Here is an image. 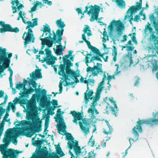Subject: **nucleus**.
<instances>
[{
    "mask_svg": "<svg viewBox=\"0 0 158 158\" xmlns=\"http://www.w3.org/2000/svg\"><path fill=\"white\" fill-rule=\"evenodd\" d=\"M103 88V87H98V88L97 89L96 92V95L95 97L94 98V100L95 101H97L100 98V94L101 92L102 91V89Z\"/></svg>",
    "mask_w": 158,
    "mask_h": 158,
    "instance_id": "7c9ffc66",
    "label": "nucleus"
},
{
    "mask_svg": "<svg viewBox=\"0 0 158 158\" xmlns=\"http://www.w3.org/2000/svg\"><path fill=\"white\" fill-rule=\"evenodd\" d=\"M37 18H35L32 19L33 24H32L31 22H28V23L30 24L26 27V29H28L27 32H25L23 34L22 38L24 41V45L26 46L27 44L30 43H34L35 40V38L33 34L32 29L31 28H33L35 26L38 25Z\"/></svg>",
    "mask_w": 158,
    "mask_h": 158,
    "instance_id": "0eeeda50",
    "label": "nucleus"
},
{
    "mask_svg": "<svg viewBox=\"0 0 158 158\" xmlns=\"http://www.w3.org/2000/svg\"><path fill=\"white\" fill-rule=\"evenodd\" d=\"M116 2L120 8H124L125 6V3L123 0H116Z\"/></svg>",
    "mask_w": 158,
    "mask_h": 158,
    "instance_id": "f704fd0d",
    "label": "nucleus"
},
{
    "mask_svg": "<svg viewBox=\"0 0 158 158\" xmlns=\"http://www.w3.org/2000/svg\"><path fill=\"white\" fill-rule=\"evenodd\" d=\"M56 58L54 56H52L50 57H44L43 60H41L42 63L44 62H46V64L48 65H52L55 63V60Z\"/></svg>",
    "mask_w": 158,
    "mask_h": 158,
    "instance_id": "6ab92c4d",
    "label": "nucleus"
},
{
    "mask_svg": "<svg viewBox=\"0 0 158 158\" xmlns=\"http://www.w3.org/2000/svg\"><path fill=\"white\" fill-rule=\"evenodd\" d=\"M57 128L58 132L59 134H62L60 133V132H63L66 128L65 123L64 122L63 124L60 123L59 125L57 126Z\"/></svg>",
    "mask_w": 158,
    "mask_h": 158,
    "instance_id": "cd10ccee",
    "label": "nucleus"
},
{
    "mask_svg": "<svg viewBox=\"0 0 158 158\" xmlns=\"http://www.w3.org/2000/svg\"><path fill=\"white\" fill-rule=\"evenodd\" d=\"M45 117L46 118V119L45 121L44 124V133L46 135H47V132H46V131H48L47 130V129L48 127V125L49 123V116L48 114H46L45 115Z\"/></svg>",
    "mask_w": 158,
    "mask_h": 158,
    "instance_id": "c756f323",
    "label": "nucleus"
},
{
    "mask_svg": "<svg viewBox=\"0 0 158 158\" xmlns=\"http://www.w3.org/2000/svg\"><path fill=\"white\" fill-rule=\"evenodd\" d=\"M30 75V77L32 79L35 80L37 78H41L42 77L40 69H36Z\"/></svg>",
    "mask_w": 158,
    "mask_h": 158,
    "instance_id": "4be33fe9",
    "label": "nucleus"
},
{
    "mask_svg": "<svg viewBox=\"0 0 158 158\" xmlns=\"http://www.w3.org/2000/svg\"><path fill=\"white\" fill-rule=\"evenodd\" d=\"M31 84H32L33 87V88H34L35 89L36 88V86H37V84L36 83V82L35 81H33V80H31Z\"/></svg>",
    "mask_w": 158,
    "mask_h": 158,
    "instance_id": "13d9d810",
    "label": "nucleus"
},
{
    "mask_svg": "<svg viewBox=\"0 0 158 158\" xmlns=\"http://www.w3.org/2000/svg\"><path fill=\"white\" fill-rule=\"evenodd\" d=\"M40 40H44V42L45 43L46 45L47 46L48 48L52 47L54 43L55 44L57 43V42H55L52 38L50 39L51 40H50V39L41 38H40Z\"/></svg>",
    "mask_w": 158,
    "mask_h": 158,
    "instance_id": "a878e982",
    "label": "nucleus"
},
{
    "mask_svg": "<svg viewBox=\"0 0 158 158\" xmlns=\"http://www.w3.org/2000/svg\"><path fill=\"white\" fill-rule=\"evenodd\" d=\"M105 122L106 123V124L109 129V130L107 131L106 129H104L103 132L104 134L106 135L111 134L113 131V128L112 126L110 125L108 121L106 120Z\"/></svg>",
    "mask_w": 158,
    "mask_h": 158,
    "instance_id": "c85d7f7f",
    "label": "nucleus"
},
{
    "mask_svg": "<svg viewBox=\"0 0 158 158\" xmlns=\"http://www.w3.org/2000/svg\"><path fill=\"white\" fill-rule=\"evenodd\" d=\"M13 102L15 104L19 103V104H25L26 103V99H20L19 98H16Z\"/></svg>",
    "mask_w": 158,
    "mask_h": 158,
    "instance_id": "473e14b6",
    "label": "nucleus"
},
{
    "mask_svg": "<svg viewBox=\"0 0 158 158\" xmlns=\"http://www.w3.org/2000/svg\"><path fill=\"white\" fill-rule=\"evenodd\" d=\"M73 53V51H72V50H69V54L66 55H65L63 57V61L64 62V63H65V61L67 62L68 63V64L70 65H72V64H73V63H72L70 60H69L68 58L72 55V54Z\"/></svg>",
    "mask_w": 158,
    "mask_h": 158,
    "instance_id": "bb28decb",
    "label": "nucleus"
},
{
    "mask_svg": "<svg viewBox=\"0 0 158 158\" xmlns=\"http://www.w3.org/2000/svg\"><path fill=\"white\" fill-rule=\"evenodd\" d=\"M136 79L134 84L135 86L137 85H138L140 81V78L139 77H136Z\"/></svg>",
    "mask_w": 158,
    "mask_h": 158,
    "instance_id": "e2e57ef3",
    "label": "nucleus"
},
{
    "mask_svg": "<svg viewBox=\"0 0 158 158\" xmlns=\"http://www.w3.org/2000/svg\"><path fill=\"white\" fill-rule=\"evenodd\" d=\"M94 151H91L88 153L87 156L84 157L83 158H95L96 153L94 152Z\"/></svg>",
    "mask_w": 158,
    "mask_h": 158,
    "instance_id": "ea45409f",
    "label": "nucleus"
},
{
    "mask_svg": "<svg viewBox=\"0 0 158 158\" xmlns=\"http://www.w3.org/2000/svg\"><path fill=\"white\" fill-rule=\"evenodd\" d=\"M48 155V151L42 148L37 151L36 154L34 155L33 158H60V157L55 153L52 155Z\"/></svg>",
    "mask_w": 158,
    "mask_h": 158,
    "instance_id": "f8f14e48",
    "label": "nucleus"
},
{
    "mask_svg": "<svg viewBox=\"0 0 158 158\" xmlns=\"http://www.w3.org/2000/svg\"><path fill=\"white\" fill-rule=\"evenodd\" d=\"M136 33L134 32L132 33V36L131 37L132 40L133 42H134L135 43H137V42L136 39Z\"/></svg>",
    "mask_w": 158,
    "mask_h": 158,
    "instance_id": "3c124183",
    "label": "nucleus"
},
{
    "mask_svg": "<svg viewBox=\"0 0 158 158\" xmlns=\"http://www.w3.org/2000/svg\"><path fill=\"white\" fill-rule=\"evenodd\" d=\"M62 113V111H61V109H58L57 111V114H56V117L58 118V119H59V118H60V114H62L63 113Z\"/></svg>",
    "mask_w": 158,
    "mask_h": 158,
    "instance_id": "603ef678",
    "label": "nucleus"
},
{
    "mask_svg": "<svg viewBox=\"0 0 158 158\" xmlns=\"http://www.w3.org/2000/svg\"><path fill=\"white\" fill-rule=\"evenodd\" d=\"M158 62L155 61L153 63H152V69L153 71H156L158 69V65L157 64Z\"/></svg>",
    "mask_w": 158,
    "mask_h": 158,
    "instance_id": "c03bdc74",
    "label": "nucleus"
},
{
    "mask_svg": "<svg viewBox=\"0 0 158 158\" xmlns=\"http://www.w3.org/2000/svg\"><path fill=\"white\" fill-rule=\"evenodd\" d=\"M6 51L5 48L2 49V47H0V75L9 67L10 59L12 55V53H9L7 57V53Z\"/></svg>",
    "mask_w": 158,
    "mask_h": 158,
    "instance_id": "1a4fd4ad",
    "label": "nucleus"
},
{
    "mask_svg": "<svg viewBox=\"0 0 158 158\" xmlns=\"http://www.w3.org/2000/svg\"><path fill=\"white\" fill-rule=\"evenodd\" d=\"M152 115L153 116V118H148L146 119L139 120L137 122V124L136 126H135L132 129V133L135 135L134 139H131V138H129V141L131 145V139L134 141L137 140L139 136V134L136 130H137L139 133H141L142 131V128L141 126L143 124L149 125L151 126H153L154 125H158V111L154 113H153Z\"/></svg>",
    "mask_w": 158,
    "mask_h": 158,
    "instance_id": "7ed1b4c3",
    "label": "nucleus"
},
{
    "mask_svg": "<svg viewBox=\"0 0 158 158\" xmlns=\"http://www.w3.org/2000/svg\"><path fill=\"white\" fill-rule=\"evenodd\" d=\"M0 26L2 27L0 29V32L1 33L6 32H14L17 33L19 31V30L18 27H15L13 28L10 24H5L4 21H1L0 22Z\"/></svg>",
    "mask_w": 158,
    "mask_h": 158,
    "instance_id": "ddd939ff",
    "label": "nucleus"
},
{
    "mask_svg": "<svg viewBox=\"0 0 158 158\" xmlns=\"http://www.w3.org/2000/svg\"><path fill=\"white\" fill-rule=\"evenodd\" d=\"M4 148L3 145H1L0 148L1 153L3 155V158H17L16 155L22 152V151H18L12 149L5 150Z\"/></svg>",
    "mask_w": 158,
    "mask_h": 158,
    "instance_id": "9b49d317",
    "label": "nucleus"
},
{
    "mask_svg": "<svg viewBox=\"0 0 158 158\" xmlns=\"http://www.w3.org/2000/svg\"><path fill=\"white\" fill-rule=\"evenodd\" d=\"M94 93L92 90L90 89L89 90H86L84 93V99L85 104H87L89 101V99L92 100L93 97L92 96Z\"/></svg>",
    "mask_w": 158,
    "mask_h": 158,
    "instance_id": "aec40b11",
    "label": "nucleus"
},
{
    "mask_svg": "<svg viewBox=\"0 0 158 158\" xmlns=\"http://www.w3.org/2000/svg\"><path fill=\"white\" fill-rule=\"evenodd\" d=\"M65 63L63 62V64H60L59 67V70L58 72V74L62 76L64 78V80L63 81L61 80L59 84V87L60 88L59 91V93L61 94L63 90L62 84L63 83L65 82V83L64 84V86H68L71 84L73 83V82H70V79L68 78L69 75L72 76L76 77V74L74 72V71L71 69V67L73 65L72 64V65H70L67 61H65Z\"/></svg>",
    "mask_w": 158,
    "mask_h": 158,
    "instance_id": "f03ea898",
    "label": "nucleus"
},
{
    "mask_svg": "<svg viewBox=\"0 0 158 158\" xmlns=\"http://www.w3.org/2000/svg\"><path fill=\"white\" fill-rule=\"evenodd\" d=\"M142 4V0H140L139 2H137L136 3V6H133L129 8L127 12V14H128L131 12L130 15L129 16L131 18L133 13H135L136 10H139L141 8Z\"/></svg>",
    "mask_w": 158,
    "mask_h": 158,
    "instance_id": "2eb2a0df",
    "label": "nucleus"
},
{
    "mask_svg": "<svg viewBox=\"0 0 158 158\" xmlns=\"http://www.w3.org/2000/svg\"><path fill=\"white\" fill-rule=\"evenodd\" d=\"M117 49L115 46H113V50L112 55L117 56Z\"/></svg>",
    "mask_w": 158,
    "mask_h": 158,
    "instance_id": "864d4df0",
    "label": "nucleus"
},
{
    "mask_svg": "<svg viewBox=\"0 0 158 158\" xmlns=\"http://www.w3.org/2000/svg\"><path fill=\"white\" fill-rule=\"evenodd\" d=\"M35 91V89L32 87H30L29 88L27 89L26 92H21L19 94L21 98H28L29 94H31L32 92Z\"/></svg>",
    "mask_w": 158,
    "mask_h": 158,
    "instance_id": "b1692460",
    "label": "nucleus"
},
{
    "mask_svg": "<svg viewBox=\"0 0 158 158\" xmlns=\"http://www.w3.org/2000/svg\"><path fill=\"white\" fill-rule=\"evenodd\" d=\"M50 97L48 99L47 97H43L42 98H41L40 102L42 103L43 107H48L51 105V102L50 101Z\"/></svg>",
    "mask_w": 158,
    "mask_h": 158,
    "instance_id": "412c9836",
    "label": "nucleus"
},
{
    "mask_svg": "<svg viewBox=\"0 0 158 158\" xmlns=\"http://www.w3.org/2000/svg\"><path fill=\"white\" fill-rule=\"evenodd\" d=\"M55 146H56V149L57 153L59 155L60 157H62L64 156L65 155V154L62 151L59 144H58L57 145H55Z\"/></svg>",
    "mask_w": 158,
    "mask_h": 158,
    "instance_id": "2f4dec72",
    "label": "nucleus"
},
{
    "mask_svg": "<svg viewBox=\"0 0 158 158\" xmlns=\"http://www.w3.org/2000/svg\"><path fill=\"white\" fill-rule=\"evenodd\" d=\"M113 78H114V76L112 77L111 75H108L107 77V79L108 80V84H109L110 80Z\"/></svg>",
    "mask_w": 158,
    "mask_h": 158,
    "instance_id": "680f3d73",
    "label": "nucleus"
},
{
    "mask_svg": "<svg viewBox=\"0 0 158 158\" xmlns=\"http://www.w3.org/2000/svg\"><path fill=\"white\" fill-rule=\"evenodd\" d=\"M74 72L76 74V77L75 76H72L71 75H69V76H70V77L71 78H72V79H75V82L76 83H77L79 82V81L78 79V78H77V77H79V76H80V74L79 73H77L75 71H74Z\"/></svg>",
    "mask_w": 158,
    "mask_h": 158,
    "instance_id": "a18cd8bd",
    "label": "nucleus"
},
{
    "mask_svg": "<svg viewBox=\"0 0 158 158\" xmlns=\"http://www.w3.org/2000/svg\"><path fill=\"white\" fill-rule=\"evenodd\" d=\"M132 54L130 52L128 53L127 55V56H128V57H130V58L131 59V61H130V63L131 64H132L133 63V62H132Z\"/></svg>",
    "mask_w": 158,
    "mask_h": 158,
    "instance_id": "338daca9",
    "label": "nucleus"
},
{
    "mask_svg": "<svg viewBox=\"0 0 158 158\" xmlns=\"http://www.w3.org/2000/svg\"><path fill=\"white\" fill-rule=\"evenodd\" d=\"M42 3L41 2H39L38 1H36L35 2V4L34 5L36 7L39 5H42Z\"/></svg>",
    "mask_w": 158,
    "mask_h": 158,
    "instance_id": "774afa93",
    "label": "nucleus"
},
{
    "mask_svg": "<svg viewBox=\"0 0 158 158\" xmlns=\"http://www.w3.org/2000/svg\"><path fill=\"white\" fill-rule=\"evenodd\" d=\"M95 142L94 140H93L92 137H91L88 142V144L91 147H93L95 144Z\"/></svg>",
    "mask_w": 158,
    "mask_h": 158,
    "instance_id": "49530a36",
    "label": "nucleus"
},
{
    "mask_svg": "<svg viewBox=\"0 0 158 158\" xmlns=\"http://www.w3.org/2000/svg\"><path fill=\"white\" fill-rule=\"evenodd\" d=\"M64 31V29H58L56 31V33L54 31H52L53 34V39L56 42L59 44L56 46V49L55 50V48H53L54 51H55V52L57 55H60L63 53L62 51L64 50L65 48V46L63 47L62 45L61 41L62 40V36L63 35V32Z\"/></svg>",
    "mask_w": 158,
    "mask_h": 158,
    "instance_id": "9d476101",
    "label": "nucleus"
},
{
    "mask_svg": "<svg viewBox=\"0 0 158 158\" xmlns=\"http://www.w3.org/2000/svg\"><path fill=\"white\" fill-rule=\"evenodd\" d=\"M153 24L156 32L153 31V29L151 27V24L149 23H148V25L146 26L144 32L146 33L147 30L149 31L150 35L148 40L153 43L154 49L156 50V53L158 55V22H154Z\"/></svg>",
    "mask_w": 158,
    "mask_h": 158,
    "instance_id": "39448f33",
    "label": "nucleus"
},
{
    "mask_svg": "<svg viewBox=\"0 0 158 158\" xmlns=\"http://www.w3.org/2000/svg\"><path fill=\"white\" fill-rule=\"evenodd\" d=\"M35 89V93L36 94H39V96L40 97H41V95H40L41 92H40V88H39V89L36 88L35 89Z\"/></svg>",
    "mask_w": 158,
    "mask_h": 158,
    "instance_id": "0e129e2a",
    "label": "nucleus"
},
{
    "mask_svg": "<svg viewBox=\"0 0 158 158\" xmlns=\"http://www.w3.org/2000/svg\"><path fill=\"white\" fill-rule=\"evenodd\" d=\"M44 141V139L36 140L33 143V144L35 146H40L43 144V142Z\"/></svg>",
    "mask_w": 158,
    "mask_h": 158,
    "instance_id": "e433bc0d",
    "label": "nucleus"
},
{
    "mask_svg": "<svg viewBox=\"0 0 158 158\" xmlns=\"http://www.w3.org/2000/svg\"><path fill=\"white\" fill-rule=\"evenodd\" d=\"M96 101H93V102L91 103L92 105H90V108H89L88 110V113H90L92 115H93L94 114V112L96 113V114H99V112L95 108V106L94 105Z\"/></svg>",
    "mask_w": 158,
    "mask_h": 158,
    "instance_id": "393cba45",
    "label": "nucleus"
},
{
    "mask_svg": "<svg viewBox=\"0 0 158 158\" xmlns=\"http://www.w3.org/2000/svg\"><path fill=\"white\" fill-rule=\"evenodd\" d=\"M8 105L12 107V109L13 111H14L15 110V105L12 102H9L8 103Z\"/></svg>",
    "mask_w": 158,
    "mask_h": 158,
    "instance_id": "5fc2aeb1",
    "label": "nucleus"
},
{
    "mask_svg": "<svg viewBox=\"0 0 158 158\" xmlns=\"http://www.w3.org/2000/svg\"><path fill=\"white\" fill-rule=\"evenodd\" d=\"M15 3L16 4V6H18L19 4V2L18 0H14V1H12L11 2V3L13 6L15 4Z\"/></svg>",
    "mask_w": 158,
    "mask_h": 158,
    "instance_id": "4d7b16f0",
    "label": "nucleus"
},
{
    "mask_svg": "<svg viewBox=\"0 0 158 158\" xmlns=\"http://www.w3.org/2000/svg\"><path fill=\"white\" fill-rule=\"evenodd\" d=\"M109 100L113 104L114 107H113L111 106L109 107V108L112 112V114H114L115 116H117L118 115V108L113 98H110L109 99Z\"/></svg>",
    "mask_w": 158,
    "mask_h": 158,
    "instance_id": "a211bd4d",
    "label": "nucleus"
},
{
    "mask_svg": "<svg viewBox=\"0 0 158 158\" xmlns=\"http://www.w3.org/2000/svg\"><path fill=\"white\" fill-rule=\"evenodd\" d=\"M12 131L11 129H9L6 132V135L5 136L3 139V142L5 143L6 146H7L10 144L11 141L10 136V134Z\"/></svg>",
    "mask_w": 158,
    "mask_h": 158,
    "instance_id": "5701e85b",
    "label": "nucleus"
},
{
    "mask_svg": "<svg viewBox=\"0 0 158 158\" xmlns=\"http://www.w3.org/2000/svg\"><path fill=\"white\" fill-rule=\"evenodd\" d=\"M140 17V16L139 15H135L134 19V21L138 22L139 19Z\"/></svg>",
    "mask_w": 158,
    "mask_h": 158,
    "instance_id": "052dcab7",
    "label": "nucleus"
},
{
    "mask_svg": "<svg viewBox=\"0 0 158 158\" xmlns=\"http://www.w3.org/2000/svg\"><path fill=\"white\" fill-rule=\"evenodd\" d=\"M42 122L40 120V118L37 117L36 120V123L35 124L36 126L35 127V131L33 133V134H34L36 132H39L42 130ZM27 125L29 127H27L22 128V132L23 134L25 133L29 130H31L32 127L35 125V123L31 122V121L27 120H22L19 122V123L16 125L18 126H20Z\"/></svg>",
    "mask_w": 158,
    "mask_h": 158,
    "instance_id": "6e6552de",
    "label": "nucleus"
},
{
    "mask_svg": "<svg viewBox=\"0 0 158 158\" xmlns=\"http://www.w3.org/2000/svg\"><path fill=\"white\" fill-rule=\"evenodd\" d=\"M37 10V7L34 5V6L31 8L30 11H29L30 13H32L33 12H34L36 10Z\"/></svg>",
    "mask_w": 158,
    "mask_h": 158,
    "instance_id": "69168bd1",
    "label": "nucleus"
},
{
    "mask_svg": "<svg viewBox=\"0 0 158 158\" xmlns=\"http://www.w3.org/2000/svg\"><path fill=\"white\" fill-rule=\"evenodd\" d=\"M45 51L46 52V57H50L52 56V52L48 48H46L45 49Z\"/></svg>",
    "mask_w": 158,
    "mask_h": 158,
    "instance_id": "37998d69",
    "label": "nucleus"
},
{
    "mask_svg": "<svg viewBox=\"0 0 158 158\" xmlns=\"http://www.w3.org/2000/svg\"><path fill=\"white\" fill-rule=\"evenodd\" d=\"M93 54L87 53L85 55V63L87 66H88L86 69L87 72L88 73L92 72V75L93 76H97L98 74H102L103 72L101 68L102 64L97 63V65H95L94 61L95 60L102 61L101 58H104V53H102L97 48L93 52Z\"/></svg>",
    "mask_w": 158,
    "mask_h": 158,
    "instance_id": "f257e3e1",
    "label": "nucleus"
},
{
    "mask_svg": "<svg viewBox=\"0 0 158 158\" xmlns=\"http://www.w3.org/2000/svg\"><path fill=\"white\" fill-rule=\"evenodd\" d=\"M27 107L28 109L32 111L34 109H35L37 108L35 105H34L32 103L29 104L27 105Z\"/></svg>",
    "mask_w": 158,
    "mask_h": 158,
    "instance_id": "79ce46f5",
    "label": "nucleus"
},
{
    "mask_svg": "<svg viewBox=\"0 0 158 158\" xmlns=\"http://www.w3.org/2000/svg\"><path fill=\"white\" fill-rule=\"evenodd\" d=\"M51 103L52 105L54 106V108L56 107V106L58 105V101L57 100L55 99H52V101Z\"/></svg>",
    "mask_w": 158,
    "mask_h": 158,
    "instance_id": "8fccbe9b",
    "label": "nucleus"
},
{
    "mask_svg": "<svg viewBox=\"0 0 158 158\" xmlns=\"http://www.w3.org/2000/svg\"><path fill=\"white\" fill-rule=\"evenodd\" d=\"M104 31L103 32V37L102 38L103 41L104 42H106V41L108 40V36L107 34V32L106 31V29H104Z\"/></svg>",
    "mask_w": 158,
    "mask_h": 158,
    "instance_id": "a19ab883",
    "label": "nucleus"
},
{
    "mask_svg": "<svg viewBox=\"0 0 158 158\" xmlns=\"http://www.w3.org/2000/svg\"><path fill=\"white\" fill-rule=\"evenodd\" d=\"M115 25L116 27L117 30L118 32V35H121L123 34V30L124 29L125 27L123 24L120 20H118V21L113 20L108 26V27L110 30H112Z\"/></svg>",
    "mask_w": 158,
    "mask_h": 158,
    "instance_id": "4468645a",
    "label": "nucleus"
},
{
    "mask_svg": "<svg viewBox=\"0 0 158 158\" xmlns=\"http://www.w3.org/2000/svg\"><path fill=\"white\" fill-rule=\"evenodd\" d=\"M45 4L47 3L49 6H51L52 4V1H49L48 0H42Z\"/></svg>",
    "mask_w": 158,
    "mask_h": 158,
    "instance_id": "bf43d9fd",
    "label": "nucleus"
},
{
    "mask_svg": "<svg viewBox=\"0 0 158 158\" xmlns=\"http://www.w3.org/2000/svg\"><path fill=\"white\" fill-rule=\"evenodd\" d=\"M66 140H69L67 146L69 149V154L71 156L70 158H79L81 154L80 147L78 145V142L75 140L70 133H68L66 135Z\"/></svg>",
    "mask_w": 158,
    "mask_h": 158,
    "instance_id": "20e7f679",
    "label": "nucleus"
},
{
    "mask_svg": "<svg viewBox=\"0 0 158 158\" xmlns=\"http://www.w3.org/2000/svg\"><path fill=\"white\" fill-rule=\"evenodd\" d=\"M85 42L87 44L88 48L90 49L92 52L93 53L97 48L92 46L91 45L90 42L89 41L87 40L85 41Z\"/></svg>",
    "mask_w": 158,
    "mask_h": 158,
    "instance_id": "4c0bfd02",
    "label": "nucleus"
},
{
    "mask_svg": "<svg viewBox=\"0 0 158 158\" xmlns=\"http://www.w3.org/2000/svg\"><path fill=\"white\" fill-rule=\"evenodd\" d=\"M41 93L42 95L41 98H42L43 97H44L45 96L47 97V92L46 90L45 89H42L41 92Z\"/></svg>",
    "mask_w": 158,
    "mask_h": 158,
    "instance_id": "09e8293b",
    "label": "nucleus"
},
{
    "mask_svg": "<svg viewBox=\"0 0 158 158\" xmlns=\"http://www.w3.org/2000/svg\"><path fill=\"white\" fill-rule=\"evenodd\" d=\"M126 47H127V51H132L135 48V47L133 46H128Z\"/></svg>",
    "mask_w": 158,
    "mask_h": 158,
    "instance_id": "6e6d98bb",
    "label": "nucleus"
},
{
    "mask_svg": "<svg viewBox=\"0 0 158 158\" xmlns=\"http://www.w3.org/2000/svg\"><path fill=\"white\" fill-rule=\"evenodd\" d=\"M50 30L51 29L49 25L47 24H46V25H43V31L44 33L47 32L48 33H50Z\"/></svg>",
    "mask_w": 158,
    "mask_h": 158,
    "instance_id": "58836bf2",
    "label": "nucleus"
},
{
    "mask_svg": "<svg viewBox=\"0 0 158 158\" xmlns=\"http://www.w3.org/2000/svg\"><path fill=\"white\" fill-rule=\"evenodd\" d=\"M16 88L19 90H20L21 89L23 88V86H24L23 84H22V83L21 82H19L18 84H16Z\"/></svg>",
    "mask_w": 158,
    "mask_h": 158,
    "instance_id": "de8ad7c7",
    "label": "nucleus"
},
{
    "mask_svg": "<svg viewBox=\"0 0 158 158\" xmlns=\"http://www.w3.org/2000/svg\"><path fill=\"white\" fill-rule=\"evenodd\" d=\"M89 28H90L89 26L86 25L83 30L84 33H86L87 35L88 36H90L92 35L91 31L89 30Z\"/></svg>",
    "mask_w": 158,
    "mask_h": 158,
    "instance_id": "c9c22d12",
    "label": "nucleus"
},
{
    "mask_svg": "<svg viewBox=\"0 0 158 158\" xmlns=\"http://www.w3.org/2000/svg\"><path fill=\"white\" fill-rule=\"evenodd\" d=\"M56 23L58 27L60 29H64V27L65 26L64 22L61 21V19H60L56 20Z\"/></svg>",
    "mask_w": 158,
    "mask_h": 158,
    "instance_id": "72a5a7b5",
    "label": "nucleus"
},
{
    "mask_svg": "<svg viewBox=\"0 0 158 158\" xmlns=\"http://www.w3.org/2000/svg\"><path fill=\"white\" fill-rule=\"evenodd\" d=\"M83 123L81 122H79V124L80 127L82 131L86 134L89 133V127H85L83 125V123L85 127H87L89 125V123L88 121L85 119H82Z\"/></svg>",
    "mask_w": 158,
    "mask_h": 158,
    "instance_id": "dca6fc26",
    "label": "nucleus"
},
{
    "mask_svg": "<svg viewBox=\"0 0 158 158\" xmlns=\"http://www.w3.org/2000/svg\"><path fill=\"white\" fill-rule=\"evenodd\" d=\"M70 113L73 117V122L76 123V124H77V120H80L83 117L81 113L78 112H77L75 110L71 111Z\"/></svg>",
    "mask_w": 158,
    "mask_h": 158,
    "instance_id": "f3484780",
    "label": "nucleus"
},
{
    "mask_svg": "<svg viewBox=\"0 0 158 158\" xmlns=\"http://www.w3.org/2000/svg\"><path fill=\"white\" fill-rule=\"evenodd\" d=\"M100 10V6L95 5L94 6H90L89 7L86 6L85 9L82 13L81 10L79 8L76 9V11L77 12L78 14H81L82 15L81 18V19L84 17V14L87 12L88 14L90 15L92 14L90 20L91 22H93L95 20L98 19L99 12Z\"/></svg>",
    "mask_w": 158,
    "mask_h": 158,
    "instance_id": "423d86ee",
    "label": "nucleus"
}]
</instances>
